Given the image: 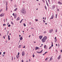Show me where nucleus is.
Masks as SVG:
<instances>
[{
  "instance_id": "nucleus-1",
  "label": "nucleus",
  "mask_w": 62,
  "mask_h": 62,
  "mask_svg": "<svg viewBox=\"0 0 62 62\" xmlns=\"http://www.w3.org/2000/svg\"><path fill=\"white\" fill-rule=\"evenodd\" d=\"M47 37L46 36L44 37L42 39V42H44L45 41V40L47 39Z\"/></svg>"
},
{
  "instance_id": "nucleus-2",
  "label": "nucleus",
  "mask_w": 62,
  "mask_h": 62,
  "mask_svg": "<svg viewBox=\"0 0 62 62\" xmlns=\"http://www.w3.org/2000/svg\"><path fill=\"white\" fill-rule=\"evenodd\" d=\"M21 12L22 13H25L26 11L24 8H22L21 10Z\"/></svg>"
},
{
  "instance_id": "nucleus-3",
  "label": "nucleus",
  "mask_w": 62,
  "mask_h": 62,
  "mask_svg": "<svg viewBox=\"0 0 62 62\" xmlns=\"http://www.w3.org/2000/svg\"><path fill=\"white\" fill-rule=\"evenodd\" d=\"M24 54H25L24 51H23L22 53V56H24Z\"/></svg>"
},
{
  "instance_id": "nucleus-4",
  "label": "nucleus",
  "mask_w": 62,
  "mask_h": 62,
  "mask_svg": "<svg viewBox=\"0 0 62 62\" xmlns=\"http://www.w3.org/2000/svg\"><path fill=\"white\" fill-rule=\"evenodd\" d=\"M0 17H4V14H1L0 15Z\"/></svg>"
},
{
  "instance_id": "nucleus-5",
  "label": "nucleus",
  "mask_w": 62,
  "mask_h": 62,
  "mask_svg": "<svg viewBox=\"0 0 62 62\" xmlns=\"http://www.w3.org/2000/svg\"><path fill=\"white\" fill-rule=\"evenodd\" d=\"M54 15H52V16H51V18H50V20H51V19H54Z\"/></svg>"
},
{
  "instance_id": "nucleus-6",
  "label": "nucleus",
  "mask_w": 62,
  "mask_h": 62,
  "mask_svg": "<svg viewBox=\"0 0 62 62\" xmlns=\"http://www.w3.org/2000/svg\"><path fill=\"white\" fill-rule=\"evenodd\" d=\"M53 31V29H52L51 30H49V33H51Z\"/></svg>"
},
{
  "instance_id": "nucleus-7",
  "label": "nucleus",
  "mask_w": 62,
  "mask_h": 62,
  "mask_svg": "<svg viewBox=\"0 0 62 62\" xmlns=\"http://www.w3.org/2000/svg\"><path fill=\"white\" fill-rule=\"evenodd\" d=\"M42 37H43V36H39V38L40 39H41L42 38Z\"/></svg>"
},
{
  "instance_id": "nucleus-8",
  "label": "nucleus",
  "mask_w": 62,
  "mask_h": 62,
  "mask_svg": "<svg viewBox=\"0 0 62 62\" xmlns=\"http://www.w3.org/2000/svg\"><path fill=\"white\" fill-rule=\"evenodd\" d=\"M52 8L53 9H54L55 8V6L54 5H53Z\"/></svg>"
},
{
  "instance_id": "nucleus-9",
  "label": "nucleus",
  "mask_w": 62,
  "mask_h": 62,
  "mask_svg": "<svg viewBox=\"0 0 62 62\" xmlns=\"http://www.w3.org/2000/svg\"><path fill=\"white\" fill-rule=\"evenodd\" d=\"M60 58H61V56L60 55L59 56V57L58 58V59L59 60V59H60Z\"/></svg>"
},
{
  "instance_id": "nucleus-10",
  "label": "nucleus",
  "mask_w": 62,
  "mask_h": 62,
  "mask_svg": "<svg viewBox=\"0 0 62 62\" xmlns=\"http://www.w3.org/2000/svg\"><path fill=\"white\" fill-rule=\"evenodd\" d=\"M19 39L20 40H22L23 39V36H22Z\"/></svg>"
},
{
  "instance_id": "nucleus-11",
  "label": "nucleus",
  "mask_w": 62,
  "mask_h": 62,
  "mask_svg": "<svg viewBox=\"0 0 62 62\" xmlns=\"http://www.w3.org/2000/svg\"><path fill=\"white\" fill-rule=\"evenodd\" d=\"M58 3L59 4V5H62V3L60 2V1H58Z\"/></svg>"
},
{
  "instance_id": "nucleus-12",
  "label": "nucleus",
  "mask_w": 62,
  "mask_h": 62,
  "mask_svg": "<svg viewBox=\"0 0 62 62\" xmlns=\"http://www.w3.org/2000/svg\"><path fill=\"white\" fill-rule=\"evenodd\" d=\"M39 47H37L36 46L35 47V50H38V49H39Z\"/></svg>"
},
{
  "instance_id": "nucleus-13",
  "label": "nucleus",
  "mask_w": 62,
  "mask_h": 62,
  "mask_svg": "<svg viewBox=\"0 0 62 62\" xmlns=\"http://www.w3.org/2000/svg\"><path fill=\"white\" fill-rule=\"evenodd\" d=\"M10 36H9V35H8V40H9V39H10Z\"/></svg>"
},
{
  "instance_id": "nucleus-14",
  "label": "nucleus",
  "mask_w": 62,
  "mask_h": 62,
  "mask_svg": "<svg viewBox=\"0 0 62 62\" xmlns=\"http://www.w3.org/2000/svg\"><path fill=\"white\" fill-rule=\"evenodd\" d=\"M20 20V18L19 17H18L16 19V20L17 21H18V20Z\"/></svg>"
},
{
  "instance_id": "nucleus-15",
  "label": "nucleus",
  "mask_w": 62,
  "mask_h": 62,
  "mask_svg": "<svg viewBox=\"0 0 62 62\" xmlns=\"http://www.w3.org/2000/svg\"><path fill=\"white\" fill-rule=\"evenodd\" d=\"M42 51H43V50H42L41 51L39 52H38V53H39H39H41L42 52Z\"/></svg>"
},
{
  "instance_id": "nucleus-16",
  "label": "nucleus",
  "mask_w": 62,
  "mask_h": 62,
  "mask_svg": "<svg viewBox=\"0 0 62 62\" xmlns=\"http://www.w3.org/2000/svg\"><path fill=\"white\" fill-rule=\"evenodd\" d=\"M52 60H53V59H52V57H51L50 58V61H51Z\"/></svg>"
},
{
  "instance_id": "nucleus-17",
  "label": "nucleus",
  "mask_w": 62,
  "mask_h": 62,
  "mask_svg": "<svg viewBox=\"0 0 62 62\" xmlns=\"http://www.w3.org/2000/svg\"><path fill=\"white\" fill-rule=\"evenodd\" d=\"M44 48H45H45H46V45H45L44 46Z\"/></svg>"
},
{
  "instance_id": "nucleus-18",
  "label": "nucleus",
  "mask_w": 62,
  "mask_h": 62,
  "mask_svg": "<svg viewBox=\"0 0 62 62\" xmlns=\"http://www.w3.org/2000/svg\"><path fill=\"white\" fill-rule=\"evenodd\" d=\"M15 18L14 19H16V15H15L14 16Z\"/></svg>"
},
{
  "instance_id": "nucleus-19",
  "label": "nucleus",
  "mask_w": 62,
  "mask_h": 62,
  "mask_svg": "<svg viewBox=\"0 0 62 62\" xmlns=\"http://www.w3.org/2000/svg\"><path fill=\"white\" fill-rule=\"evenodd\" d=\"M17 8H16L14 10L15 11H16L17 10Z\"/></svg>"
},
{
  "instance_id": "nucleus-20",
  "label": "nucleus",
  "mask_w": 62,
  "mask_h": 62,
  "mask_svg": "<svg viewBox=\"0 0 62 62\" xmlns=\"http://www.w3.org/2000/svg\"><path fill=\"white\" fill-rule=\"evenodd\" d=\"M23 19H22V20H21V21L20 22V23H22V21H23Z\"/></svg>"
},
{
  "instance_id": "nucleus-21",
  "label": "nucleus",
  "mask_w": 62,
  "mask_h": 62,
  "mask_svg": "<svg viewBox=\"0 0 62 62\" xmlns=\"http://www.w3.org/2000/svg\"><path fill=\"white\" fill-rule=\"evenodd\" d=\"M8 9V6H6V10H7V9Z\"/></svg>"
},
{
  "instance_id": "nucleus-22",
  "label": "nucleus",
  "mask_w": 62,
  "mask_h": 62,
  "mask_svg": "<svg viewBox=\"0 0 62 62\" xmlns=\"http://www.w3.org/2000/svg\"><path fill=\"white\" fill-rule=\"evenodd\" d=\"M48 58L47 57L46 58L45 60V61H47V60H48Z\"/></svg>"
},
{
  "instance_id": "nucleus-23",
  "label": "nucleus",
  "mask_w": 62,
  "mask_h": 62,
  "mask_svg": "<svg viewBox=\"0 0 62 62\" xmlns=\"http://www.w3.org/2000/svg\"><path fill=\"white\" fill-rule=\"evenodd\" d=\"M46 4L47 6H48V7H49V4H48V2H47L46 3Z\"/></svg>"
},
{
  "instance_id": "nucleus-24",
  "label": "nucleus",
  "mask_w": 62,
  "mask_h": 62,
  "mask_svg": "<svg viewBox=\"0 0 62 62\" xmlns=\"http://www.w3.org/2000/svg\"><path fill=\"white\" fill-rule=\"evenodd\" d=\"M45 9H46H46H47V7H46V6L45 5Z\"/></svg>"
},
{
  "instance_id": "nucleus-25",
  "label": "nucleus",
  "mask_w": 62,
  "mask_h": 62,
  "mask_svg": "<svg viewBox=\"0 0 62 62\" xmlns=\"http://www.w3.org/2000/svg\"><path fill=\"white\" fill-rule=\"evenodd\" d=\"M53 42H52V45H51V47H53Z\"/></svg>"
},
{
  "instance_id": "nucleus-26",
  "label": "nucleus",
  "mask_w": 62,
  "mask_h": 62,
  "mask_svg": "<svg viewBox=\"0 0 62 62\" xmlns=\"http://www.w3.org/2000/svg\"><path fill=\"white\" fill-rule=\"evenodd\" d=\"M7 5H8V1H6V6H7Z\"/></svg>"
},
{
  "instance_id": "nucleus-27",
  "label": "nucleus",
  "mask_w": 62,
  "mask_h": 62,
  "mask_svg": "<svg viewBox=\"0 0 62 62\" xmlns=\"http://www.w3.org/2000/svg\"><path fill=\"white\" fill-rule=\"evenodd\" d=\"M21 45H20L18 46V48H21Z\"/></svg>"
},
{
  "instance_id": "nucleus-28",
  "label": "nucleus",
  "mask_w": 62,
  "mask_h": 62,
  "mask_svg": "<svg viewBox=\"0 0 62 62\" xmlns=\"http://www.w3.org/2000/svg\"><path fill=\"white\" fill-rule=\"evenodd\" d=\"M23 24L24 25V26H26V25H25V24L24 23Z\"/></svg>"
},
{
  "instance_id": "nucleus-29",
  "label": "nucleus",
  "mask_w": 62,
  "mask_h": 62,
  "mask_svg": "<svg viewBox=\"0 0 62 62\" xmlns=\"http://www.w3.org/2000/svg\"><path fill=\"white\" fill-rule=\"evenodd\" d=\"M57 15L56 14L55 17L56 19L57 18Z\"/></svg>"
},
{
  "instance_id": "nucleus-30",
  "label": "nucleus",
  "mask_w": 62,
  "mask_h": 62,
  "mask_svg": "<svg viewBox=\"0 0 62 62\" xmlns=\"http://www.w3.org/2000/svg\"><path fill=\"white\" fill-rule=\"evenodd\" d=\"M11 24H12L13 25L14 23H13V22H11Z\"/></svg>"
},
{
  "instance_id": "nucleus-31",
  "label": "nucleus",
  "mask_w": 62,
  "mask_h": 62,
  "mask_svg": "<svg viewBox=\"0 0 62 62\" xmlns=\"http://www.w3.org/2000/svg\"><path fill=\"white\" fill-rule=\"evenodd\" d=\"M34 54H33V57H34V56H35V55H34Z\"/></svg>"
},
{
  "instance_id": "nucleus-32",
  "label": "nucleus",
  "mask_w": 62,
  "mask_h": 62,
  "mask_svg": "<svg viewBox=\"0 0 62 62\" xmlns=\"http://www.w3.org/2000/svg\"><path fill=\"white\" fill-rule=\"evenodd\" d=\"M55 42H56V41H57V39H55Z\"/></svg>"
},
{
  "instance_id": "nucleus-33",
  "label": "nucleus",
  "mask_w": 62,
  "mask_h": 62,
  "mask_svg": "<svg viewBox=\"0 0 62 62\" xmlns=\"http://www.w3.org/2000/svg\"><path fill=\"white\" fill-rule=\"evenodd\" d=\"M52 48L51 46H50V47L49 48V49H50Z\"/></svg>"
},
{
  "instance_id": "nucleus-34",
  "label": "nucleus",
  "mask_w": 62,
  "mask_h": 62,
  "mask_svg": "<svg viewBox=\"0 0 62 62\" xmlns=\"http://www.w3.org/2000/svg\"><path fill=\"white\" fill-rule=\"evenodd\" d=\"M48 53V52H46L44 53L45 54H46V53Z\"/></svg>"
},
{
  "instance_id": "nucleus-35",
  "label": "nucleus",
  "mask_w": 62,
  "mask_h": 62,
  "mask_svg": "<svg viewBox=\"0 0 62 62\" xmlns=\"http://www.w3.org/2000/svg\"><path fill=\"white\" fill-rule=\"evenodd\" d=\"M11 25L10 24H9L8 26V27H10V26Z\"/></svg>"
},
{
  "instance_id": "nucleus-36",
  "label": "nucleus",
  "mask_w": 62,
  "mask_h": 62,
  "mask_svg": "<svg viewBox=\"0 0 62 62\" xmlns=\"http://www.w3.org/2000/svg\"><path fill=\"white\" fill-rule=\"evenodd\" d=\"M14 8H16V5H15Z\"/></svg>"
},
{
  "instance_id": "nucleus-37",
  "label": "nucleus",
  "mask_w": 62,
  "mask_h": 62,
  "mask_svg": "<svg viewBox=\"0 0 62 62\" xmlns=\"http://www.w3.org/2000/svg\"><path fill=\"white\" fill-rule=\"evenodd\" d=\"M42 1L43 3H44V0H42Z\"/></svg>"
},
{
  "instance_id": "nucleus-38",
  "label": "nucleus",
  "mask_w": 62,
  "mask_h": 62,
  "mask_svg": "<svg viewBox=\"0 0 62 62\" xmlns=\"http://www.w3.org/2000/svg\"><path fill=\"white\" fill-rule=\"evenodd\" d=\"M5 25H6V24H3V26H5Z\"/></svg>"
},
{
  "instance_id": "nucleus-39",
  "label": "nucleus",
  "mask_w": 62,
  "mask_h": 62,
  "mask_svg": "<svg viewBox=\"0 0 62 62\" xmlns=\"http://www.w3.org/2000/svg\"><path fill=\"white\" fill-rule=\"evenodd\" d=\"M5 53H6L5 52H4L3 53V54H5Z\"/></svg>"
},
{
  "instance_id": "nucleus-40",
  "label": "nucleus",
  "mask_w": 62,
  "mask_h": 62,
  "mask_svg": "<svg viewBox=\"0 0 62 62\" xmlns=\"http://www.w3.org/2000/svg\"><path fill=\"white\" fill-rule=\"evenodd\" d=\"M16 57L17 59H18V55H16Z\"/></svg>"
},
{
  "instance_id": "nucleus-41",
  "label": "nucleus",
  "mask_w": 62,
  "mask_h": 62,
  "mask_svg": "<svg viewBox=\"0 0 62 62\" xmlns=\"http://www.w3.org/2000/svg\"><path fill=\"white\" fill-rule=\"evenodd\" d=\"M46 31H44V32H43L44 34L46 33Z\"/></svg>"
},
{
  "instance_id": "nucleus-42",
  "label": "nucleus",
  "mask_w": 62,
  "mask_h": 62,
  "mask_svg": "<svg viewBox=\"0 0 62 62\" xmlns=\"http://www.w3.org/2000/svg\"><path fill=\"white\" fill-rule=\"evenodd\" d=\"M9 33V31H7V34H8V33Z\"/></svg>"
},
{
  "instance_id": "nucleus-43",
  "label": "nucleus",
  "mask_w": 62,
  "mask_h": 62,
  "mask_svg": "<svg viewBox=\"0 0 62 62\" xmlns=\"http://www.w3.org/2000/svg\"><path fill=\"white\" fill-rule=\"evenodd\" d=\"M13 16H14L15 15H14V13L13 14Z\"/></svg>"
},
{
  "instance_id": "nucleus-44",
  "label": "nucleus",
  "mask_w": 62,
  "mask_h": 62,
  "mask_svg": "<svg viewBox=\"0 0 62 62\" xmlns=\"http://www.w3.org/2000/svg\"><path fill=\"white\" fill-rule=\"evenodd\" d=\"M29 24H31V22H30V23H29Z\"/></svg>"
},
{
  "instance_id": "nucleus-45",
  "label": "nucleus",
  "mask_w": 62,
  "mask_h": 62,
  "mask_svg": "<svg viewBox=\"0 0 62 62\" xmlns=\"http://www.w3.org/2000/svg\"><path fill=\"white\" fill-rule=\"evenodd\" d=\"M2 11V9H1L0 10V12H1V11Z\"/></svg>"
},
{
  "instance_id": "nucleus-46",
  "label": "nucleus",
  "mask_w": 62,
  "mask_h": 62,
  "mask_svg": "<svg viewBox=\"0 0 62 62\" xmlns=\"http://www.w3.org/2000/svg\"><path fill=\"white\" fill-rule=\"evenodd\" d=\"M22 62H23V60H22Z\"/></svg>"
},
{
  "instance_id": "nucleus-47",
  "label": "nucleus",
  "mask_w": 62,
  "mask_h": 62,
  "mask_svg": "<svg viewBox=\"0 0 62 62\" xmlns=\"http://www.w3.org/2000/svg\"><path fill=\"white\" fill-rule=\"evenodd\" d=\"M43 22H44V23H45V21L44 20H43Z\"/></svg>"
},
{
  "instance_id": "nucleus-48",
  "label": "nucleus",
  "mask_w": 62,
  "mask_h": 62,
  "mask_svg": "<svg viewBox=\"0 0 62 62\" xmlns=\"http://www.w3.org/2000/svg\"><path fill=\"white\" fill-rule=\"evenodd\" d=\"M11 57L12 58V60H13V57L12 56Z\"/></svg>"
},
{
  "instance_id": "nucleus-49",
  "label": "nucleus",
  "mask_w": 62,
  "mask_h": 62,
  "mask_svg": "<svg viewBox=\"0 0 62 62\" xmlns=\"http://www.w3.org/2000/svg\"><path fill=\"white\" fill-rule=\"evenodd\" d=\"M19 54H20V53L19 52H18V55H19Z\"/></svg>"
},
{
  "instance_id": "nucleus-50",
  "label": "nucleus",
  "mask_w": 62,
  "mask_h": 62,
  "mask_svg": "<svg viewBox=\"0 0 62 62\" xmlns=\"http://www.w3.org/2000/svg\"><path fill=\"white\" fill-rule=\"evenodd\" d=\"M35 21H38V19H35Z\"/></svg>"
},
{
  "instance_id": "nucleus-51",
  "label": "nucleus",
  "mask_w": 62,
  "mask_h": 62,
  "mask_svg": "<svg viewBox=\"0 0 62 62\" xmlns=\"http://www.w3.org/2000/svg\"><path fill=\"white\" fill-rule=\"evenodd\" d=\"M30 37H31V35H30L29 36V38H30Z\"/></svg>"
},
{
  "instance_id": "nucleus-52",
  "label": "nucleus",
  "mask_w": 62,
  "mask_h": 62,
  "mask_svg": "<svg viewBox=\"0 0 62 62\" xmlns=\"http://www.w3.org/2000/svg\"><path fill=\"white\" fill-rule=\"evenodd\" d=\"M25 46H24V47H23V48H25Z\"/></svg>"
},
{
  "instance_id": "nucleus-53",
  "label": "nucleus",
  "mask_w": 62,
  "mask_h": 62,
  "mask_svg": "<svg viewBox=\"0 0 62 62\" xmlns=\"http://www.w3.org/2000/svg\"><path fill=\"white\" fill-rule=\"evenodd\" d=\"M57 30H56L55 31V32H57Z\"/></svg>"
},
{
  "instance_id": "nucleus-54",
  "label": "nucleus",
  "mask_w": 62,
  "mask_h": 62,
  "mask_svg": "<svg viewBox=\"0 0 62 62\" xmlns=\"http://www.w3.org/2000/svg\"><path fill=\"white\" fill-rule=\"evenodd\" d=\"M45 53H44L43 54V55H45Z\"/></svg>"
},
{
  "instance_id": "nucleus-55",
  "label": "nucleus",
  "mask_w": 62,
  "mask_h": 62,
  "mask_svg": "<svg viewBox=\"0 0 62 62\" xmlns=\"http://www.w3.org/2000/svg\"><path fill=\"white\" fill-rule=\"evenodd\" d=\"M1 53H2V52H0V55H1Z\"/></svg>"
},
{
  "instance_id": "nucleus-56",
  "label": "nucleus",
  "mask_w": 62,
  "mask_h": 62,
  "mask_svg": "<svg viewBox=\"0 0 62 62\" xmlns=\"http://www.w3.org/2000/svg\"><path fill=\"white\" fill-rule=\"evenodd\" d=\"M61 52L62 53V50H61Z\"/></svg>"
},
{
  "instance_id": "nucleus-57",
  "label": "nucleus",
  "mask_w": 62,
  "mask_h": 62,
  "mask_svg": "<svg viewBox=\"0 0 62 62\" xmlns=\"http://www.w3.org/2000/svg\"><path fill=\"white\" fill-rule=\"evenodd\" d=\"M56 37H55V38H54V39H56Z\"/></svg>"
},
{
  "instance_id": "nucleus-58",
  "label": "nucleus",
  "mask_w": 62,
  "mask_h": 62,
  "mask_svg": "<svg viewBox=\"0 0 62 62\" xmlns=\"http://www.w3.org/2000/svg\"><path fill=\"white\" fill-rule=\"evenodd\" d=\"M3 38H4V39H5V36H3Z\"/></svg>"
},
{
  "instance_id": "nucleus-59",
  "label": "nucleus",
  "mask_w": 62,
  "mask_h": 62,
  "mask_svg": "<svg viewBox=\"0 0 62 62\" xmlns=\"http://www.w3.org/2000/svg\"><path fill=\"white\" fill-rule=\"evenodd\" d=\"M8 24H7V25H8V24H9V23H7Z\"/></svg>"
},
{
  "instance_id": "nucleus-60",
  "label": "nucleus",
  "mask_w": 62,
  "mask_h": 62,
  "mask_svg": "<svg viewBox=\"0 0 62 62\" xmlns=\"http://www.w3.org/2000/svg\"><path fill=\"white\" fill-rule=\"evenodd\" d=\"M58 47H59V46H59V44H58Z\"/></svg>"
},
{
  "instance_id": "nucleus-61",
  "label": "nucleus",
  "mask_w": 62,
  "mask_h": 62,
  "mask_svg": "<svg viewBox=\"0 0 62 62\" xmlns=\"http://www.w3.org/2000/svg\"><path fill=\"white\" fill-rule=\"evenodd\" d=\"M4 21L5 22V19L4 20Z\"/></svg>"
},
{
  "instance_id": "nucleus-62",
  "label": "nucleus",
  "mask_w": 62,
  "mask_h": 62,
  "mask_svg": "<svg viewBox=\"0 0 62 62\" xmlns=\"http://www.w3.org/2000/svg\"><path fill=\"white\" fill-rule=\"evenodd\" d=\"M48 2L49 3V2H50V0H48Z\"/></svg>"
},
{
  "instance_id": "nucleus-63",
  "label": "nucleus",
  "mask_w": 62,
  "mask_h": 62,
  "mask_svg": "<svg viewBox=\"0 0 62 62\" xmlns=\"http://www.w3.org/2000/svg\"><path fill=\"white\" fill-rule=\"evenodd\" d=\"M56 46H57V44H56Z\"/></svg>"
},
{
  "instance_id": "nucleus-64",
  "label": "nucleus",
  "mask_w": 62,
  "mask_h": 62,
  "mask_svg": "<svg viewBox=\"0 0 62 62\" xmlns=\"http://www.w3.org/2000/svg\"><path fill=\"white\" fill-rule=\"evenodd\" d=\"M6 27H5L4 29V30H6Z\"/></svg>"
}]
</instances>
